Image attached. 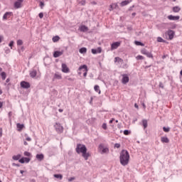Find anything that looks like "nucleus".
Instances as JSON below:
<instances>
[{
  "label": "nucleus",
  "instance_id": "nucleus-1",
  "mask_svg": "<svg viewBox=\"0 0 182 182\" xmlns=\"http://www.w3.org/2000/svg\"><path fill=\"white\" fill-rule=\"evenodd\" d=\"M75 151L77 154H81L85 160H88L90 157V154L87 152V147L83 144H77Z\"/></svg>",
  "mask_w": 182,
  "mask_h": 182
},
{
  "label": "nucleus",
  "instance_id": "nucleus-2",
  "mask_svg": "<svg viewBox=\"0 0 182 182\" xmlns=\"http://www.w3.org/2000/svg\"><path fill=\"white\" fill-rule=\"evenodd\" d=\"M130 161V154L128 150L122 149L119 153V162L122 166H126Z\"/></svg>",
  "mask_w": 182,
  "mask_h": 182
},
{
  "label": "nucleus",
  "instance_id": "nucleus-3",
  "mask_svg": "<svg viewBox=\"0 0 182 182\" xmlns=\"http://www.w3.org/2000/svg\"><path fill=\"white\" fill-rule=\"evenodd\" d=\"M54 129L58 134L63 133V126H62V124H60L59 122H56L54 124Z\"/></svg>",
  "mask_w": 182,
  "mask_h": 182
},
{
  "label": "nucleus",
  "instance_id": "nucleus-4",
  "mask_svg": "<svg viewBox=\"0 0 182 182\" xmlns=\"http://www.w3.org/2000/svg\"><path fill=\"white\" fill-rule=\"evenodd\" d=\"M165 35L168 36V40L173 41L174 39V35H176V32L171 29H168Z\"/></svg>",
  "mask_w": 182,
  "mask_h": 182
},
{
  "label": "nucleus",
  "instance_id": "nucleus-5",
  "mask_svg": "<svg viewBox=\"0 0 182 182\" xmlns=\"http://www.w3.org/2000/svg\"><path fill=\"white\" fill-rule=\"evenodd\" d=\"M122 85H127L130 80V77H129V75L127 74H122Z\"/></svg>",
  "mask_w": 182,
  "mask_h": 182
},
{
  "label": "nucleus",
  "instance_id": "nucleus-6",
  "mask_svg": "<svg viewBox=\"0 0 182 182\" xmlns=\"http://www.w3.org/2000/svg\"><path fill=\"white\" fill-rule=\"evenodd\" d=\"M141 53L142 55H145V56L149 58L150 59H153V54L151 53V52H149L147 51V50L146 48H144L141 50Z\"/></svg>",
  "mask_w": 182,
  "mask_h": 182
},
{
  "label": "nucleus",
  "instance_id": "nucleus-7",
  "mask_svg": "<svg viewBox=\"0 0 182 182\" xmlns=\"http://www.w3.org/2000/svg\"><path fill=\"white\" fill-rule=\"evenodd\" d=\"M23 3V0H17L14 4V9H19L22 8V4Z\"/></svg>",
  "mask_w": 182,
  "mask_h": 182
},
{
  "label": "nucleus",
  "instance_id": "nucleus-8",
  "mask_svg": "<svg viewBox=\"0 0 182 182\" xmlns=\"http://www.w3.org/2000/svg\"><path fill=\"white\" fill-rule=\"evenodd\" d=\"M98 149L101 150V154H105V153H109V148L105 147L103 144H100L98 146Z\"/></svg>",
  "mask_w": 182,
  "mask_h": 182
},
{
  "label": "nucleus",
  "instance_id": "nucleus-9",
  "mask_svg": "<svg viewBox=\"0 0 182 182\" xmlns=\"http://www.w3.org/2000/svg\"><path fill=\"white\" fill-rule=\"evenodd\" d=\"M82 69H84L83 76L84 77H86L87 76V71L89 70L87 69V65L84 64L79 67V70H82Z\"/></svg>",
  "mask_w": 182,
  "mask_h": 182
},
{
  "label": "nucleus",
  "instance_id": "nucleus-10",
  "mask_svg": "<svg viewBox=\"0 0 182 182\" xmlns=\"http://www.w3.org/2000/svg\"><path fill=\"white\" fill-rule=\"evenodd\" d=\"M20 86L23 89H29V87H31V83L26 81H21L20 83Z\"/></svg>",
  "mask_w": 182,
  "mask_h": 182
},
{
  "label": "nucleus",
  "instance_id": "nucleus-11",
  "mask_svg": "<svg viewBox=\"0 0 182 182\" xmlns=\"http://www.w3.org/2000/svg\"><path fill=\"white\" fill-rule=\"evenodd\" d=\"M11 16H14V13L12 11H6L3 16V21L9 19Z\"/></svg>",
  "mask_w": 182,
  "mask_h": 182
},
{
  "label": "nucleus",
  "instance_id": "nucleus-12",
  "mask_svg": "<svg viewBox=\"0 0 182 182\" xmlns=\"http://www.w3.org/2000/svg\"><path fill=\"white\" fill-rule=\"evenodd\" d=\"M120 41H116L111 44V50H114V49H117L119 46H120Z\"/></svg>",
  "mask_w": 182,
  "mask_h": 182
},
{
  "label": "nucleus",
  "instance_id": "nucleus-13",
  "mask_svg": "<svg viewBox=\"0 0 182 182\" xmlns=\"http://www.w3.org/2000/svg\"><path fill=\"white\" fill-rule=\"evenodd\" d=\"M61 68H62V72L63 73H69V72H70V70L69 69V68L65 63H63L61 65Z\"/></svg>",
  "mask_w": 182,
  "mask_h": 182
},
{
  "label": "nucleus",
  "instance_id": "nucleus-14",
  "mask_svg": "<svg viewBox=\"0 0 182 182\" xmlns=\"http://www.w3.org/2000/svg\"><path fill=\"white\" fill-rule=\"evenodd\" d=\"M55 80H62V74L55 73L53 77V82H55Z\"/></svg>",
  "mask_w": 182,
  "mask_h": 182
},
{
  "label": "nucleus",
  "instance_id": "nucleus-15",
  "mask_svg": "<svg viewBox=\"0 0 182 182\" xmlns=\"http://www.w3.org/2000/svg\"><path fill=\"white\" fill-rule=\"evenodd\" d=\"M29 161H31V158L29 157H21L19 159V163L21 164H24V163H29Z\"/></svg>",
  "mask_w": 182,
  "mask_h": 182
},
{
  "label": "nucleus",
  "instance_id": "nucleus-16",
  "mask_svg": "<svg viewBox=\"0 0 182 182\" xmlns=\"http://www.w3.org/2000/svg\"><path fill=\"white\" fill-rule=\"evenodd\" d=\"M63 55V50H55L53 53V58H59L60 56H62Z\"/></svg>",
  "mask_w": 182,
  "mask_h": 182
},
{
  "label": "nucleus",
  "instance_id": "nucleus-17",
  "mask_svg": "<svg viewBox=\"0 0 182 182\" xmlns=\"http://www.w3.org/2000/svg\"><path fill=\"white\" fill-rule=\"evenodd\" d=\"M92 55H97V53H102V48L98 47L97 48H92L91 50Z\"/></svg>",
  "mask_w": 182,
  "mask_h": 182
},
{
  "label": "nucleus",
  "instance_id": "nucleus-18",
  "mask_svg": "<svg viewBox=\"0 0 182 182\" xmlns=\"http://www.w3.org/2000/svg\"><path fill=\"white\" fill-rule=\"evenodd\" d=\"M167 18L169 21H178L180 19V16H173L171 14L168 16Z\"/></svg>",
  "mask_w": 182,
  "mask_h": 182
},
{
  "label": "nucleus",
  "instance_id": "nucleus-19",
  "mask_svg": "<svg viewBox=\"0 0 182 182\" xmlns=\"http://www.w3.org/2000/svg\"><path fill=\"white\" fill-rule=\"evenodd\" d=\"M114 9H119V4L117 3H113L109 5V11H112Z\"/></svg>",
  "mask_w": 182,
  "mask_h": 182
},
{
  "label": "nucleus",
  "instance_id": "nucleus-20",
  "mask_svg": "<svg viewBox=\"0 0 182 182\" xmlns=\"http://www.w3.org/2000/svg\"><path fill=\"white\" fill-rule=\"evenodd\" d=\"M80 32H87L89 31V28L85 25H81L79 27Z\"/></svg>",
  "mask_w": 182,
  "mask_h": 182
},
{
  "label": "nucleus",
  "instance_id": "nucleus-21",
  "mask_svg": "<svg viewBox=\"0 0 182 182\" xmlns=\"http://www.w3.org/2000/svg\"><path fill=\"white\" fill-rule=\"evenodd\" d=\"M16 127H17L18 132H22V130H23V129H25V124H21V123H17Z\"/></svg>",
  "mask_w": 182,
  "mask_h": 182
},
{
  "label": "nucleus",
  "instance_id": "nucleus-22",
  "mask_svg": "<svg viewBox=\"0 0 182 182\" xmlns=\"http://www.w3.org/2000/svg\"><path fill=\"white\" fill-rule=\"evenodd\" d=\"M181 11V8L178 6H175L172 7V11L174 12L175 14H178Z\"/></svg>",
  "mask_w": 182,
  "mask_h": 182
},
{
  "label": "nucleus",
  "instance_id": "nucleus-23",
  "mask_svg": "<svg viewBox=\"0 0 182 182\" xmlns=\"http://www.w3.org/2000/svg\"><path fill=\"white\" fill-rule=\"evenodd\" d=\"M36 159H37L38 161H42V160L45 159V156L43 155V154H37L36 156Z\"/></svg>",
  "mask_w": 182,
  "mask_h": 182
},
{
  "label": "nucleus",
  "instance_id": "nucleus-24",
  "mask_svg": "<svg viewBox=\"0 0 182 182\" xmlns=\"http://www.w3.org/2000/svg\"><path fill=\"white\" fill-rule=\"evenodd\" d=\"M130 2H133V0H124L120 3L121 6H126V5H129Z\"/></svg>",
  "mask_w": 182,
  "mask_h": 182
},
{
  "label": "nucleus",
  "instance_id": "nucleus-25",
  "mask_svg": "<svg viewBox=\"0 0 182 182\" xmlns=\"http://www.w3.org/2000/svg\"><path fill=\"white\" fill-rule=\"evenodd\" d=\"M114 62L115 63H119V65L123 64V59L120 58L119 57H115Z\"/></svg>",
  "mask_w": 182,
  "mask_h": 182
},
{
  "label": "nucleus",
  "instance_id": "nucleus-26",
  "mask_svg": "<svg viewBox=\"0 0 182 182\" xmlns=\"http://www.w3.org/2000/svg\"><path fill=\"white\" fill-rule=\"evenodd\" d=\"M161 143H170V139L167 136H161Z\"/></svg>",
  "mask_w": 182,
  "mask_h": 182
},
{
  "label": "nucleus",
  "instance_id": "nucleus-27",
  "mask_svg": "<svg viewBox=\"0 0 182 182\" xmlns=\"http://www.w3.org/2000/svg\"><path fill=\"white\" fill-rule=\"evenodd\" d=\"M36 75H38V72L36 71V70H33L32 71H30L31 77H36Z\"/></svg>",
  "mask_w": 182,
  "mask_h": 182
},
{
  "label": "nucleus",
  "instance_id": "nucleus-28",
  "mask_svg": "<svg viewBox=\"0 0 182 182\" xmlns=\"http://www.w3.org/2000/svg\"><path fill=\"white\" fill-rule=\"evenodd\" d=\"M79 52H80V53L83 55V54L86 53V52H87V48H86V47H82L79 49Z\"/></svg>",
  "mask_w": 182,
  "mask_h": 182
},
{
  "label": "nucleus",
  "instance_id": "nucleus-29",
  "mask_svg": "<svg viewBox=\"0 0 182 182\" xmlns=\"http://www.w3.org/2000/svg\"><path fill=\"white\" fill-rule=\"evenodd\" d=\"M53 177H55V178H58V180H62V178H63V175L60 173H55L53 175Z\"/></svg>",
  "mask_w": 182,
  "mask_h": 182
},
{
  "label": "nucleus",
  "instance_id": "nucleus-30",
  "mask_svg": "<svg viewBox=\"0 0 182 182\" xmlns=\"http://www.w3.org/2000/svg\"><path fill=\"white\" fill-rule=\"evenodd\" d=\"M142 126L144 129H147V126H149L147 119H142Z\"/></svg>",
  "mask_w": 182,
  "mask_h": 182
},
{
  "label": "nucleus",
  "instance_id": "nucleus-31",
  "mask_svg": "<svg viewBox=\"0 0 182 182\" xmlns=\"http://www.w3.org/2000/svg\"><path fill=\"white\" fill-rule=\"evenodd\" d=\"M21 154H17V155L13 156L12 159H13V160H15V161L18 160V161H19V160H21Z\"/></svg>",
  "mask_w": 182,
  "mask_h": 182
},
{
  "label": "nucleus",
  "instance_id": "nucleus-32",
  "mask_svg": "<svg viewBox=\"0 0 182 182\" xmlns=\"http://www.w3.org/2000/svg\"><path fill=\"white\" fill-rule=\"evenodd\" d=\"M94 90H95L97 93H99V95H100L101 91H100V87H99V85H95Z\"/></svg>",
  "mask_w": 182,
  "mask_h": 182
},
{
  "label": "nucleus",
  "instance_id": "nucleus-33",
  "mask_svg": "<svg viewBox=\"0 0 182 182\" xmlns=\"http://www.w3.org/2000/svg\"><path fill=\"white\" fill-rule=\"evenodd\" d=\"M134 44L136 45V46H144V43L139 41H135Z\"/></svg>",
  "mask_w": 182,
  "mask_h": 182
},
{
  "label": "nucleus",
  "instance_id": "nucleus-34",
  "mask_svg": "<svg viewBox=\"0 0 182 182\" xmlns=\"http://www.w3.org/2000/svg\"><path fill=\"white\" fill-rule=\"evenodd\" d=\"M0 75H1L2 80H5V79H6V73L1 72Z\"/></svg>",
  "mask_w": 182,
  "mask_h": 182
},
{
  "label": "nucleus",
  "instance_id": "nucleus-35",
  "mask_svg": "<svg viewBox=\"0 0 182 182\" xmlns=\"http://www.w3.org/2000/svg\"><path fill=\"white\" fill-rule=\"evenodd\" d=\"M157 42H159L161 43H166V40L163 39V38L161 37H158Z\"/></svg>",
  "mask_w": 182,
  "mask_h": 182
},
{
  "label": "nucleus",
  "instance_id": "nucleus-36",
  "mask_svg": "<svg viewBox=\"0 0 182 182\" xmlns=\"http://www.w3.org/2000/svg\"><path fill=\"white\" fill-rule=\"evenodd\" d=\"M59 39H60V37H59V36H55L53 37L52 41L53 42H58L59 41Z\"/></svg>",
  "mask_w": 182,
  "mask_h": 182
},
{
  "label": "nucleus",
  "instance_id": "nucleus-37",
  "mask_svg": "<svg viewBox=\"0 0 182 182\" xmlns=\"http://www.w3.org/2000/svg\"><path fill=\"white\" fill-rule=\"evenodd\" d=\"M132 131L129 130V129H125L124 130V134L125 136H129V134H131Z\"/></svg>",
  "mask_w": 182,
  "mask_h": 182
},
{
  "label": "nucleus",
  "instance_id": "nucleus-38",
  "mask_svg": "<svg viewBox=\"0 0 182 182\" xmlns=\"http://www.w3.org/2000/svg\"><path fill=\"white\" fill-rule=\"evenodd\" d=\"M23 154L26 157H31L32 156V154L28 151H24Z\"/></svg>",
  "mask_w": 182,
  "mask_h": 182
},
{
  "label": "nucleus",
  "instance_id": "nucleus-39",
  "mask_svg": "<svg viewBox=\"0 0 182 182\" xmlns=\"http://www.w3.org/2000/svg\"><path fill=\"white\" fill-rule=\"evenodd\" d=\"M136 60H143L144 59V57L143 55H139L136 57Z\"/></svg>",
  "mask_w": 182,
  "mask_h": 182
},
{
  "label": "nucleus",
  "instance_id": "nucleus-40",
  "mask_svg": "<svg viewBox=\"0 0 182 182\" xmlns=\"http://www.w3.org/2000/svg\"><path fill=\"white\" fill-rule=\"evenodd\" d=\"M163 131L165 132V133H168V132H170V127H163Z\"/></svg>",
  "mask_w": 182,
  "mask_h": 182
},
{
  "label": "nucleus",
  "instance_id": "nucleus-41",
  "mask_svg": "<svg viewBox=\"0 0 182 182\" xmlns=\"http://www.w3.org/2000/svg\"><path fill=\"white\" fill-rule=\"evenodd\" d=\"M21 45H23V41L21 39L17 40V46H21Z\"/></svg>",
  "mask_w": 182,
  "mask_h": 182
},
{
  "label": "nucleus",
  "instance_id": "nucleus-42",
  "mask_svg": "<svg viewBox=\"0 0 182 182\" xmlns=\"http://www.w3.org/2000/svg\"><path fill=\"white\" fill-rule=\"evenodd\" d=\"M14 43H15V42L14 41H11L10 43H9V48H11V49H12V48H14Z\"/></svg>",
  "mask_w": 182,
  "mask_h": 182
},
{
  "label": "nucleus",
  "instance_id": "nucleus-43",
  "mask_svg": "<svg viewBox=\"0 0 182 182\" xmlns=\"http://www.w3.org/2000/svg\"><path fill=\"white\" fill-rule=\"evenodd\" d=\"M102 127L104 130H107V124L103 123Z\"/></svg>",
  "mask_w": 182,
  "mask_h": 182
},
{
  "label": "nucleus",
  "instance_id": "nucleus-44",
  "mask_svg": "<svg viewBox=\"0 0 182 182\" xmlns=\"http://www.w3.org/2000/svg\"><path fill=\"white\" fill-rule=\"evenodd\" d=\"M43 6H45V3L43 1H40V8L43 9Z\"/></svg>",
  "mask_w": 182,
  "mask_h": 182
},
{
  "label": "nucleus",
  "instance_id": "nucleus-45",
  "mask_svg": "<svg viewBox=\"0 0 182 182\" xmlns=\"http://www.w3.org/2000/svg\"><path fill=\"white\" fill-rule=\"evenodd\" d=\"M114 147L115 149H120V144H119V143L115 144L114 145Z\"/></svg>",
  "mask_w": 182,
  "mask_h": 182
},
{
  "label": "nucleus",
  "instance_id": "nucleus-46",
  "mask_svg": "<svg viewBox=\"0 0 182 182\" xmlns=\"http://www.w3.org/2000/svg\"><path fill=\"white\" fill-rule=\"evenodd\" d=\"M80 5H82L85 6L86 5V0H82L80 2Z\"/></svg>",
  "mask_w": 182,
  "mask_h": 182
},
{
  "label": "nucleus",
  "instance_id": "nucleus-47",
  "mask_svg": "<svg viewBox=\"0 0 182 182\" xmlns=\"http://www.w3.org/2000/svg\"><path fill=\"white\" fill-rule=\"evenodd\" d=\"M84 70H85V69L79 70V68H78V70H77L78 75H82V72H84Z\"/></svg>",
  "mask_w": 182,
  "mask_h": 182
},
{
  "label": "nucleus",
  "instance_id": "nucleus-48",
  "mask_svg": "<svg viewBox=\"0 0 182 182\" xmlns=\"http://www.w3.org/2000/svg\"><path fill=\"white\" fill-rule=\"evenodd\" d=\"M38 17L40 18V19H42V18H43V13H42V12L39 13Z\"/></svg>",
  "mask_w": 182,
  "mask_h": 182
},
{
  "label": "nucleus",
  "instance_id": "nucleus-49",
  "mask_svg": "<svg viewBox=\"0 0 182 182\" xmlns=\"http://www.w3.org/2000/svg\"><path fill=\"white\" fill-rule=\"evenodd\" d=\"M176 28H177V25H176V24H172V25H171V29H176Z\"/></svg>",
  "mask_w": 182,
  "mask_h": 182
},
{
  "label": "nucleus",
  "instance_id": "nucleus-50",
  "mask_svg": "<svg viewBox=\"0 0 182 182\" xmlns=\"http://www.w3.org/2000/svg\"><path fill=\"white\" fill-rule=\"evenodd\" d=\"M13 166L15 167H21V164L13 163Z\"/></svg>",
  "mask_w": 182,
  "mask_h": 182
},
{
  "label": "nucleus",
  "instance_id": "nucleus-51",
  "mask_svg": "<svg viewBox=\"0 0 182 182\" xmlns=\"http://www.w3.org/2000/svg\"><path fill=\"white\" fill-rule=\"evenodd\" d=\"M159 87L161 89H164V85H163V82H159Z\"/></svg>",
  "mask_w": 182,
  "mask_h": 182
},
{
  "label": "nucleus",
  "instance_id": "nucleus-52",
  "mask_svg": "<svg viewBox=\"0 0 182 182\" xmlns=\"http://www.w3.org/2000/svg\"><path fill=\"white\" fill-rule=\"evenodd\" d=\"M73 180H75V177H70L68 178V181H73Z\"/></svg>",
  "mask_w": 182,
  "mask_h": 182
},
{
  "label": "nucleus",
  "instance_id": "nucleus-53",
  "mask_svg": "<svg viewBox=\"0 0 182 182\" xmlns=\"http://www.w3.org/2000/svg\"><path fill=\"white\" fill-rule=\"evenodd\" d=\"M113 122H114V118H112V119L109 120V124H112V123H113Z\"/></svg>",
  "mask_w": 182,
  "mask_h": 182
},
{
  "label": "nucleus",
  "instance_id": "nucleus-54",
  "mask_svg": "<svg viewBox=\"0 0 182 182\" xmlns=\"http://www.w3.org/2000/svg\"><path fill=\"white\" fill-rule=\"evenodd\" d=\"M26 139L27 140V141H31L32 140V139L29 136L26 137Z\"/></svg>",
  "mask_w": 182,
  "mask_h": 182
},
{
  "label": "nucleus",
  "instance_id": "nucleus-55",
  "mask_svg": "<svg viewBox=\"0 0 182 182\" xmlns=\"http://www.w3.org/2000/svg\"><path fill=\"white\" fill-rule=\"evenodd\" d=\"M3 106H4V102L0 101V109H2Z\"/></svg>",
  "mask_w": 182,
  "mask_h": 182
},
{
  "label": "nucleus",
  "instance_id": "nucleus-56",
  "mask_svg": "<svg viewBox=\"0 0 182 182\" xmlns=\"http://www.w3.org/2000/svg\"><path fill=\"white\" fill-rule=\"evenodd\" d=\"M141 106L144 107V109H146V104H144V102H141Z\"/></svg>",
  "mask_w": 182,
  "mask_h": 182
},
{
  "label": "nucleus",
  "instance_id": "nucleus-57",
  "mask_svg": "<svg viewBox=\"0 0 182 182\" xmlns=\"http://www.w3.org/2000/svg\"><path fill=\"white\" fill-rule=\"evenodd\" d=\"M134 107H135L136 109H139V105H137V103H135V104H134Z\"/></svg>",
  "mask_w": 182,
  "mask_h": 182
},
{
  "label": "nucleus",
  "instance_id": "nucleus-58",
  "mask_svg": "<svg viewBox=\"0 0 182 182\" xmlns=\"http://www.w3.org/2000/svg\"><path fill=\"white\" fill-rule=\"evenodd\" d=\"M0 137H2V128H0Z\"/></svg>",
  "mask_w": 182,
  "mask_h": 182
},
{
  "label": "nucleus",
  "instance_id": "nucleus-59",
  "mask_svg": "<svg viewBox=\"0 0 182 182\" xmlns=\"http://www.w3.org/2000/svg\"><path fill=\"white\" fill-rule=\"evenodd\" d=\"M132 18H134V16H136V12L132 13Z\"/></svg>",
  "mask_w": 182,
  "mask_h": 182
},
{
  "label": "nucleus",
  "instance_id": "nucleus-60",
  "mask_svg": "<svg viewBox=\"0 0 182 182\" xmlns=\"http://www.w3.org/2000/svg\"><path fill=\"white\" fill-rule=\"evenodd\" d=\"M12 117V112H9V117Z\"/></svg>",
  "mask_w": 182,
  "mask_h": 182
},
{
  "label": "nucleus",
  "instance_id": "nucleus-61",
  "mask_svg": "<svg viewBox=\"0 0 182 182\" xmlns=\"http://www.w3.org/2000/svg\"><path fill=\"white\" fill-rule=\"evenodd\" d=\"M2 39H4V36H0V43L2 42Z\"/></svg>",
  "mask_w": 182,
  "mask_h": 182
},
{
  "label": "nucleus",
  "instance_id": "nucleus-62",
  "mask_svg": "<svg viewBox=\"0 0 182 182\" xmlns=\"http://www.w3.org/2000/svg\"><path fill=\"white\" fill-rule=\"evenodd\" d=\"M21 50H22V52H23L25 50V48L23 46L21 47Z\"/></svg>",
  "mask_w": 182,
  "mask_h": 182
},
{
  "label": "nucleus",
  "instance_id": "nucleus-63",
  "mask_svg": "<svg viewBox=\"0 0 182 182\" xmlns=\"http://www.w3.org/2000/svg\"><path fill=\"white\" fill-rule=\"evenodd\" d=\"M20 173H21V174H23V173H25V171L21 170V171H20Z\"/></svg>",
  "mask_w": 182,
  "mask_h": 182
},
{
  "label": "nucleus",
  "instance_id": "nucleus-64",
  "mask_svg": "<svg viewBox=\"0 0 182 182\" xmlns=\"http://www.w3.org/2000/svg\"><path fill=\"white\" fill-rule=\"evenodd\" d=\"M58 112H59L60 113H62V112H63V110L62 109H58Z\"/></svg>",
  "mask_w": 182,
  "mask_h": 182
}]
</instances>
